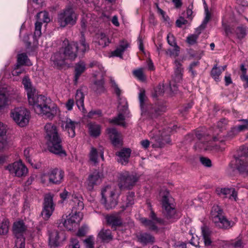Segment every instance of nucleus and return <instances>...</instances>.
<instances>
[{
	"mask_svg": "<svg viewBox=\"0 0 248 248\" xmlns=\"http://www.w3.org/2000/svg\"><path fill=\"white\" fill-rule=\"evenodd\" d=\"M29 104L32 107L36 113L45 115L52 119L57 113L58 108L51 102L49 98L38 94L36 91L28 96Z\"/></svg>",
	"mask_w": 248,
	"mask_h": 248,
	"instance_id": "f257e3e1",
	"label": "nucleus"
},
{
	"mask_svg": "<svg viewBox=\"0 0 248 248\" xmlns=\"http://www.w3.org/2000/svg\"><path fill=\"white\" fill-rule=\"evenodd\" d=\"M141 114L148 118L155 119L166 111V106L163 102L158 101L154 104H148L144 90H140L139 94Z\"/></svg>",
	"mask_w": 248,
	"mask_h": 248,
	"instance_id": "f03ea898",
	"label": "nucleus"
},
{
	"mask_svg": "<svg viewBox=\"0 0 248 248\" xmlns=\"http://www.w3.org/2000/svg\"><path fill=\"white\" fill-rule=\"evenodd\" d=\"M45 129L46 139L49 151L60 156H65L66 153L62 145V139L56 126L51 123H48L46 124Z\"/></svg>",
	"mask_w": 248,
	"mask_h": 248,
	"instance_id": "7ed1b4c3",
	"label": "nucleus"
},
{
	"mask_svg": "<svg viewBox=\"0 0 248 248\" xmlns=\"http://www.w3.org/2000/svg\"><path fill=\"white\" fill-rule=\"evenodd\" d=\"M211 217L215 225L220 229H229L234 225V222L228 220L224 215L222 208L214 205L211 211Z\"/></svg>",
	"mask_w": 248,
	"mask_h": 248,
	"instance_id": "20e7f679",
	"label": "nucleus"
},
{
	"mask_svg": "<svg viewBox=\"0 0 248 248\" xmlns=\"http://www.w3.org/2000/svg\"><path fill=\"white\" fill-rule=\"evenodd\" d=\"M78 17V16L74 9L71 7H68L58 13L57 22L62 28L67 26H73L76 24Z\"/></svg>",
	"mask_w": 248,
	"mask_h": 248,
	"instance_id": "39448f33",
	"label": "nucleus"
},
{
	"mask_svg": "<svg viewBox=\"0 0 248 248\" xmlns=\"http://www.w3.org/2000/svg\"><path fill=\"white\" fill-rule=\"evenodd\" d=\"M89 66L93 68L94 77L96 79L98 78V79H96L94 81V90L96 93H101L104 91V81L103 78L105 75L106 72L104 70V67L101 64L95 61L91 62Z\"/></svg>",
	"mask_w": 248,
	"mask_h": 248,
	"instance_id": "423d86ee",
	"label": "nucleus"
},
{
	"mask_svg": "<svg viewBox=\"0 0 248 248\" xmlns=\"http://www.w3.org/2000/svg\"><path fill=\"white\" fill-rule=\"evenodd\" d=\"M172 129L168 127L167 129H163L161 132V130L154 129L149 133V136L152 140H154L156 143L153 146L155 147L162 148L166 143L170 142L169 138L170 133Z\"/></svg>",
	"mask_w": 248,
	"mask_h": 248,
	"instance_id": "0eeeda50",
	"label": "nucleus"
},
{
	"mask_svg": "<svg viewBox=\"0 0 248 248\" xmlns=\"http://www.w3.org/2000/svg\"><path fill=\"white\" fill-rule=\"evenodd\" d=\"M11 116L18 125L24 127L29 122L30 112L25 107H17L11 110Z\"/></svg>",
	"mask_w": 248,
	"mask_h": 248,
	"instance_id": "6e6552de",
	"label": "nucleus"
},
{
	"mask_svg": "<svg viewBox=\"0 0 248 248\" xmlns=\"http://www.w3.org/2000/svg\"><path fill=\"white\" fill-rule=\"evenodd\" d=\"M240 152L235 158L236 168L240 173L248 176V147H241Z\"/></svg>",
	"mask_w": 248,
	"mask_h": 248,
	"instance_id": "1a4fd4ad",
	"label": "nucleus"
},
{
	"mask_svg": "<svg viewBox=\"0 0 248 248\" xmlns=\"http://www.w3.org/2000/svg\"><path fill=\"white\" fill-rule=\"evenodd\" d=\"M64 171L58 168L51 169L41 176V182L45 184L48 181L49 184H60L63 179Z\"/></svg>",
	"mask_w": 248,
	"mask_h": 248,
	"instance_id": "9d476101",
	"label": "nucleus"
},
{
	"mask_svg": "<svg viewBox=\"0 0 248 248\" xmlns=\"http://www.w3.org/2000/svg\"><path fill=\"white\" fill-rule=\"evenodd\" d=\"M119 114L116 117L109 120V122L122 126H125V116L128 111L127 102L125 99H120L118 106Z\"/></svg>",
	"mask_w": 248,
	"mask_h": 248,
	"instance_id": "9b49d317",
	"label": "nucleus"
},
{
	"mask_svg": "<svg viewBox=\"0 0 248 248\" xmlns=\"http://www.w3.org/2000/svg\"><path fill=\"white\" fill-rule=\"evenodd\" d=\"M141 223L150 231L157 232L158 230L157 225L163 223V220L158 217L153 210H151L149 218L142 217L140 219Z\"/></svg>",
	"mask_w": 248,
	"mask_h": 248,
	"instance_id": "f8f14e48",
	"label": "nucleus"
},
{
	"mask_svg": "<svg viewBox=\"0 0 248 248\" xmlns=\"http://www.w3.org/2000/svg\"><path fill=\"white\" fill-rule=\"evenodd\" d=\"M119 187L121 190L130 189L135 185L138 178L135 174L124 172L120 174Z\"/></svg>",
	"mask_w": 248,
	"mask_h": 248,
	"instance_id": "ddd939ff",
	"label": "nucleus"
},
{
	"mask_svg": "<svg viewBox=\"0 0 248 248\" xmlns=\"http://www.w3.org/2000/svg\"><path fill=\"white\" fill-rule=\"evenodd\" d=\"M37 21L35 24V31L33 34L34 44H38V38L41 35V28L42 22L48 23L50 21L48 13L46 11H42L36 15Z\"/></svg>",
	"mask_w": 248,
	"mask_h": 248,
	"instance_id": "4468645a",
	"label": "nucleus"
},
{
	"mask_svg": "<svg viewBox=\"0 0 248 248\" xmlns=\"http://www.w3.org/2000/svg\"><path fill=\"white\" fill-rule=\"evenodd\" d=\"M102 202L105 205L107 209L114 207L117 202L115 198V192L112 191L110 187L107 186L101 191Z\"/></svg>",
	"mask_w": 248,
	"mask_h": 248,
	"instance_id": "2eb2a0df",
	"label": "nucleus"
},
{
	"mask_svg": "<svg viewBox=\"0 0 248 248\" xmlns=\"http://www.w3.org/2000/svg\"><path fill=\"white\" fill-rule=\"evenodd\" d=\"M55 205L53 201V197L50 194H46L44 197L43 210L41 215L44 219H48L52 215L55 209Z\"/></svg>",
	"mask_w": 248,
	"mask_h": 248,
	"instance_id": "dca6fc26",
	"label": "nucleus"
},
{
	"mask_svg": "<svg viewBox=\"0 0 248 248\" xmlns=\"http://www.w3.org/2000/svg\"><path fill=\"white\" fill-rule=\"evenodd\" d=\"M76 46L74 45V42H69L68 39H65L61 47L67 60L73 61L77 57L78 54L76 50Z\"/></svg>",
	"mask_w": 248,
	"mask_h": 248,
	"instance_id": "f3484780",
	"label": "nucleus"
},
{
	"mask_svg": "<svg viewBox=\"0 0 248 248\" xmlns=\"http://www.w3.org/2000/svg\"><path fill=\"white\" fill-rule=\"evenodd\" d=\"M103 175L97 170L90 173L85 182V186L88 191H92L94 187L100 184L102 181Z\"/></svg>",
	"mask_w": 248,
	"mask_h": 248,
	"instance_id": "a211bd4d",
	"label": "nucleus"
},
{
	"mask_svg": "<svg viewBox=\"0 0 248 248\" xmlns=\"http://www.w3.org/2000/svg\"><path fill=\"white\" fill-rule=\"evenodd\" d=\"M169 193H167L164 195L162 198V207L164 209V214L168 219L176 218V211L173 205L170 203L169 198Z\"/></svg>",
	"mask_w": 248,
	"mask_h": 248,
	"instance_id": "6ab92c4d",
	"label": "nucleus"
},
{
	"mask_svg": "<svg viewBox=\"0 0 248 248\" xmlns=\"http://www.w3.org/2000/svg\"><path fill=\"white\" fill-rule=\"evenodd\" d=\"M7 169L10 173L19 177L25 176L28 172L27 168L20 161L15 162L12 164L9 165L7 167Z\"/></svg>",
	"mask_w": 248,
	"mask_h": 248,
	"instance_id": "aec40b11",
	"label": "nucleus"
},
{
	"mask_svg": "<svg viewBox=\"0 0 248 248\" xmlns=\"http://www.w3.org/2000/svg\"><path fill=\"white\" fill-rule=\"evenodd\" d=\"M225 31L227 35L231 33L234 34L239 40H242L247 35V28L243 25H240L236 27L226 26L225 28Z\"/></svg>",
	"mask_w": 248,
	"mask_h": 248,
	"instance_id": "412c9836",
	"label": "nucleus"
},
{
	"mask_svg": "<svg viewBox=\"0 0 248 248\" xmlns=\"http://www.w3.org/2000/svg\"><path fill=\"white\" fill-rule=\"evenodd\" d=\"M175 65L176 66L175 70V74L173 77V80L170 83V89L171 92L175 93L177 89V86L175 84L176 82L179 83L182 79L183 69L181 68V64L177 61H175Z\"/></svg>",
	"mask_w": 248,
	"mask_h": 248,
	"instance_id": "4be33fe9",
	"label": "nucleus"
},
{
	"mask_svg": "<svg viewBox=\"0 0 248 248\" xmlns=\"http://www.w3.org/2000/svg\"><path fill=\"white\" fill-rule=\"evenodd\" d=\"M79 126V123L67 118L62 122V126L63 129L66 131L69 137L74 138L76 135L75 129Z\"/></svg>",
	"mask_w": 248,
	"mask_h": 248,
	"instance_id": "5701e85b",
	"label": "nucleus"
},
{
	"mask_svg": "<svg viewBox=\"0 0 248 248\" xmlns=\"http://www.w3.org/2000/svg\"><path fill=\"white\" fill-rule=\"evenodd\" d=\"M63 49L61 48L59 51L54 53L50 58L54 66L60 67L65 64L66 60H67Z\"/></svg>",
	"mask_w": 248,
	"mask_h": 248,
	"instance_id": "b1692460",
	"label": "nucleus"
},
{
	"mask_svg": "<svg viewBox=\"0 0 248 248\" xmlns=\"http://www.w3.org/2000/svg\"><path fill=\"white\" fill-rule=\"evenodd\" d=\"M107 134L108 135L111 143L114 146L122 145L121 133L118 132L115 128H108L107 129Z\"/></svg>",
	"mask_w": 248,
	"mask_h": 248,
	"instance_id": "393cba45",
	"label": "nucleus"
},
{
	"mask_svg": "<svg viewBox=\"0 0 248 248\" xmlns=\"http://www.w3.org/2000/svg\"><path fill=\"white\" fill-rule=\"evenodd\" d=\"M27 230V227L22 220L16 221L13 225V232L17 240L25 239L23 234Z\"/></svg>",
	"mask_w": 248,
	"mask_h": 248,
	"instance_id": "a878e982",
	"label": "nucleus"
},
{
	"mask_svg": "<svg viewBox=\"0 0 248 248\" xmlns=\"http://www.w3.org/2000/svg\"><path fill=\"white\" fill-rule=\"evenodd\" d=\"M216 192L217 195L225 198H232L235 201L237 200V193L233 188H217Z\"/></svg>",
	"mask_w": 248,
	"mask_h": 248,
	"instance_id": "bb28decb",
	"label": "nucleus"
},
{
	"mask_svg": "<svg viewBox=\"0 0 248 248\" xmlns=\"http://www.w3.org/2000/svg\"><path fill=\"white\" fill-rule=\"evenodd\" d=\"M131 151L129 148H123L117 152L116 155L118 156L117 161L123 165H126L129 162Z\"/></svg>",
	"mask_w": 248,
	"mask_h": 248,
	"instance_id": "cd10ccee",
	"label": "nucleus"
},
{
	"mask_svg": "<svg viewBox=\"0 0 248 248\" xmlns=\"http://www.w3.org/2000/svg\"><path fill=\"white\" fill-rule=\"evenodd\" d=\"M239 121L242 122L243 124L239 125L237 126L232 127L229 132V135L230 136H234L239 132L243 131L246 129H248V120L240 119Z\"/></svg>",
	"mask_w": 248,
	"mask_h": 248,
	"instance_id": "c85d7f7f",
	"label": "nucleus"
},
{
	"mask_svg": "<svg viewBox=\"0 0 248 248\" xmlns=\"http://www.w3.org/2000/svg\"><path fill=\"white\" fill-rule=\"evenodd\" d=\"M74 45L76 46V50L77 53L81 54L83 55L85 52L89 50V46L88 43L86 42L85 39L83 35L79 43L74 42Z\"/></svg>",
	"mask_w": 248,
	"mask_h": 248,
	"instance_id": "c756f323",
	"label": "nucleus"
},
{
	"mask_svg": "<svg viewBox=\"0 0 248 248\" xmlns=\"http://www.w3.org/2000/svg\"><path fill=\"white\" fill-rule=\"evenodd\" d=\"M128 46L129 44L127 42L124 41H121L119 46L116 48V49L111 52L110 57L122 58L123 53Z\"/></svg>",
	"mask_w": 248,
	"mask_h": 248,
	"instance_id": "7c9ffc66",
	"label": "nucleus"
},
{
	"mask_svg": "<svg viewBox=\"0 0 248 248\" xmlns=\"http://www.w3.org/2000/svg\"><path fill=\"white\" fill-rule=\"evenodd\" d=\"M86 65L84 62L80 61L77 63L75 67L74 82L76 84L81 75L86 69Z\"/></svg>",
	"mask_w": 248,
	"mask_h": 248,
	"instance_id": "2f4dec72",
	"label": "nucleus"
},
{
	"mask_svg": "<svg viewBox=\"0 0 248 248\" xmlns=\"http://www.w3.org/2000/svg\"><path fill=\"white\" fill-rule=\"evenodd\" d=\"M201 229L204 245L207 248H209L212 244V240L211 239V231L206 226H203Z\"/></svg>",
	"mask_w": 248,
	"mask_h": 248,
	"instance_id": "473e14b6",
	"label": "nucleus"
},
{
	"mask_svg": "<svg viewBox=\"0 0 248 248\" xmlns=\"http://www.w3.org/2000/svg\"><path fill=\"white\" fill-rule=\"evenodd\" d=\"M99 155L101 158L104 159V151L102 148H99L97 150L94 147H92L90 153V160L94 163L98 162V158Z\"/></svg>",
	"mask_w": 248,
	"mask_h": 248,
	"instance_id": "72a5a7b5",
	"label": "nucleus"
},
{
	"mask_svg": "<svg viewBox=\"0 0 248 248\" xmlns=\"http://www.w3.org/2000/svg\"><path fill=\"white\" fill-rule=\"evenodd\" d=\"M138 241L144 244H153L155 242V238L150 233L147 232L140 233L137 236Z\"/></svg>",
	"mask_w": 248,
	"mask_h": 248,
	"instance_id": "f704fd0d",
	"label": "nucleus"
},
{
	"mask_svg": "<svg viewBox=\"0 0 248 248\" xmlns=\"http://www.w3.org/2000/svg\"><path fill=\"white\" fill-rule=\"evenodd\" d=\"M106 220L107 223L114 229L122 224V220L118 216L114 215L108 216L106 217Z\"/></svg>",
	"mask_w": 248,
	"mask_h": 248,
	"instance_id": "c9c22d12",
	"label": "nucleus"
},
{
	"mask_svg": "<svg viewBox=\"0 0 248 248\" xmlns=\"http://www.w3.org/2000/svg\"><path fill=\"white\" fill-rule=\"evenodd\" d=\"M60 233L58 231L54 230L49 233V244L51 247L56 248L59 245Z\"/></svg>",
	"mask_w": 248,
	"mask_h": 248,
	"instance_id": "e433bc0d",
	"label": "nucleus"
},
{
	"mask_svg": "<svg viewBox=\"0 0 248 248\" xmlns=\"http://www.w3.org/2000/svg\"><path fill=\"white\" fill-rule=\"evenodd\" d=\"M97 239H100L102 242H108L112 239L111 232L109 229H102L97 235Z\"/></svg>",
	"mask_w": 248,
	"mask_h": 248,
	"instance_id": "4c0bfd02",
	"label": "nucleus"
},
{
	"mask_svg": "<svg viewBox=\"0 0 248 248\" xmlns=\"http://www.w3.org/2000/svg\"><path fill=\"white\" fill-rule=\"evenodd\" d=\"M88 127L90 134L91 136L96 137L100 134L101 127L100 126L95 123H89L88 124Z\"/></svg>",
	"mask_w": 248,
	"mask_h": 248,
	"instance_id": "58836bf2",
	"label": "nucleus"
},
{
	"mask_svg": "<svg viewBox=\"0 0 248 248\" xmlns=\"http://www.w3.org/2000/svg\"><path fill=\"white\" fill-rule=\"evenodd\" d=\"M96 38L98 39V45L103 47L108 46L111 42L106 35L102 32L96 34Z\"/></svg>",
	"mask_w": 248,
	"mask_h": 248,
	"instance_id": "ea45409f",
	"label": "nucleus"
},
{
	"mask_svg": "<svg viewBox=\"0 0 248 248\" xmlns=\"http://www.w3.org/2000/svg\"><path fill=\"white\" fill-rule=\"evenodd\" d=\"M73 218H67L66 219H62L58 222V224L59 227H62L63 226L65 228L68 230H71L72 229L73 224L75 223V220L72 219Z\"/></svg>",
	"mask_w": 248,
	"mask_h": 248,
	"instance_id": "a19ab883",
	"label": "nucleus"
},
{
	"mask_svg": "<svg viewBox=\"0 0 248 248\" xmlns=\"http://www.w3.org/2000/svg\"><path fill=\"white\" fill-rule=\"evenodd\" d=\"M84 94L80 90H77L75 95V100L76 105L78 108L81 109H84Z\"/></svg>",
	"mask_w": 248,
	"mask_h": 248,
	"instance_id": "79ce46f5",
	"label": "nucleus"
},
{
	"mask_svg": "<svg viewBox=\"0 0 248 248\" xmlns=\"http://www.w3.org/2000/svg\"><path fill=\"white\" fill-rule=\"evenodd\" d=\"M6 90L0 88V112L8 105V98L6 95Z\"/></svg>",
	"mask_w": 248,
	"mask_h": 248,
	"instance_id": "37998d69",
	"label": "nucleus"
},
{
	"mask_svg": "<svg viewBox=\"0 0 248 248\" xmlns=\"http://www.w3.org/2000/svg\"><path fill=\"white\" fill-rule=\"evenodd\" d=\"M201 32L202 31H198V28H197L195 33L190 34L187 37V43L190 46L197 45L198 39Z\"/></svg>",
	"mask_w": 248,
	"mask_h": 248,
	"instance_id": "c03bdc74",
	"label": "nucleus"
},
{
	"mask_svg": "<svg viewBox=\"0 0 248 248\" xmlns=\"http://www.w3.org/2000/svg\"><path fill=\"white\" fill-rule=\"evenodd\" d=\"M22 83L27 92V96L29 95L35 93L36 91L34 88H32L30 80L27 78L23 79Z\"/></svg>",
	"mask_w": 248,
	"mask_h": 248,
	"instance_id": "a18cd8bd",
	"label": "nucleus"
},
{
	"mask_svg": "<svg viewBox=\"0 0 248 248\" xmlns=\"http://www.w3.org/2000/svg\"><path fill=\"white\" fill-rule=\"evenodd\" d=\"M17 62L18 65H23L24 64L30 65L31 62H30L27 54L25 53H21L17 56Z\"/></svg>",
	"mask_w": 248,
	"mask_h": 248,
	"instance_id": "49530a36",
	"label": "nucleus"
},
{
	"mask_svg": "<svg viewBox=\"0 0 248 248\" xmlns=\"http://www.w3.org/2000/svg\"><path fill=\"white\" fill-rule=\"evenodd\" d=\"M222 72V70L217 67V64L214 66L211 71V77L217 81L219 80V76Z\"/></svg>",
	"mask_w": 248,
	"mask_h": 248,
	"instance_id": "de8ad7c7",
	"label": "nucleus"
},
{
	"mask_svg": "<svg viewBox=\"0 0 248 248\" xmlns=\"http://www.w3.org/2000/svg\"><path fill=\"white\" fill-rule=\"evenodd\" d=\"M164 93V86L161 85H158L155 89L154 93L153 94L154 98H156L162 95Z\"/></svg>",
	"mask_w": 248,
	"mask_h": 248,
	"instance_id": "09e8293b",
	"label": "nucleus"
},
{
	"mask_svg": "<svg viewBox=\"0 0 248 248\" xmlns=\"http://www.w3.org/2000/svg\"><path fill=\"white\" fill-rule=\"evenodd\" d=\"M210 19V14L208 11H206L205 16L203 19L202 23L199 27L197 28L198 31L201 30L202 31V30H203L206 28V25L207 23L209 22Z\"/></svg>",
	"mask_w": 248,
	"mask_h": 248,
	"instance_id": "8fccbe9b",
	"label": "nucleus"
},
{
	"mask_svg": "<svg viewBox=\"0 0 248 248\" xmlns=\"http://www.w3.org/2000/svg\"><path fill=\"white\" fill-rule=\"evenodd\" d=\"M193 6L192 4L189 5L187 8V24H188V21L190 22H191L193 17L195 16L194 11H193Z\"/></svg>",
	"mask_w": 248,
	"mask_h": 248,
	"instance_id": "3c124183",
	"label": "nucleus"
},
{
	"mask_svg": "<svg viewBox=\"0 0 248 248\" xmlns=\"http://www.w3.org/2000/svg\"><path fill=\"white\" fill-rule=\"evenodd\" d=\"M72 200L75 203V205L77 206V210L79 211L82 210L84 208V204L83 202L79 199V198L76 196L72 195Z\"/></svg>",
	"mask_w": 248,
	"mask_h": 248,
	"instance_id": "603ef678",
	"label": "nucleus"
},
{
	"mask_svg": "<svg viewBox=\"0 0 248 248\" xmlns=\"http://www.w3.org/2000/svg\"><path fill=\"white\" fill-rule=\"evenodd\" d=\"M189 238H190L189 243L191 245L196 246L198 242V238L196 235L194 236V233L192 232V230L189 231L188 235L187 234V240Z\"/></svg>",
	"mask_w": 248,
	"mask_h": 248,
	"instance_id": "864d4df0",
	"label": "nucleus"
},
{
	"mask_svg": "<svg viewBox=\"0 0 248 248\" xmlns=\"http://www.w3.org/2000/svg\"><path fill=\"white\" fill-rule=\"evenodd\" d=\"M9 222L7 221L2 222L0 225V235H5L8 232Z\"/></svg>",
	"mask_w": 248,
	"mask_h": 248,
	"instance_id": "5fc2aeb1",
	"label": "nucleus"
},
{
	"mask_svg": "<svg viewBox=\"0 0 248 248\" xmlns=\"http://www.w3.org/2000/svg\"><path fill=\"white\" fill-rule=\"evenodd\" d=\"M110 83L111 84V87L113 88L114 92L117 96L118 100L122 99L120 97V94L121 91L118 87L117 84L115 82V80L112 78L110 79Z\"/></svg>",
	"mask_w": 248,
	"mask_h": 248,
	"instance_id": "6e6d98bb",
	"label": "nucleus"
},
{
	"mask_svg": "<svg viewBox=\"0 0 248 248\" xmlns=\"http://www.w3.org/2000/svg\"><path fill=\"white\" fill-rule=\"evenodd\" d=\"M133 74L136 78L142 81L145 80V77L143 74L142 69L134 70L133 71Z\"/></svg>",
	"mask_w": 248,
	"mask_h": 248,
	"instance_id": "4d7b16f0",
	"label": "nucleus"
},
{
	"mask_svg": "<svg viewBox=\"0 0 248 248\" xmlns=\"http://www.w3.org/2000/svg\"><path fill=\"white\" fill-rule=\"evenodd\" d=\"M228 124V121L225 119H221L217 123V126L221 131L225 129Z\"/></svg>",
	"mask_w": 248,
	"mask_h": 248,
	"instance_id": "13d9d810",
	"label": "nucleus"
},
{
	"mask_svg": "<svg viewBox=\"0 0 248 248\" xmlns=\"http://www.w3.org/2000/svg\"><path fill=\"white\" fill-rule=\"evenodd\" d=\"M199 64L198 60L192 62L189 66V72L191 73L192 77H194L196 74V72L194 70L195 67H197Z\"/></svg>",
	"mask_w": 248,
	"mask_h": 248,
	"instance_id": "bf43d9fd",
	"label": "nucleus"
},
{
	"mask_svg": "<svg viewBox=\"0 0 248 248\" xmlns=\"http://www.w3.org/2000/svg\"><path fill=\"white\" fill-rule=\"evenodd\" d=\"M86 248H94L93 237L90 236L84 240Z\"/></svg>",
	"mask_w": 248,
	"mask_h": 248,
	"instance_id": "052dcab7",
	"label": "nucleus"
},
{
	"mask_svg": "<svg viewBox=\"0 0 248 248\" xmlns=\"http://www.w3.org/2000/svg\"><path fill=\"white\" fill-rule=\"evenodd\" d=\"M134 192L129 193L126 198V207H128L134 204Z\"/></svg>",
	"mask_w": 248,
	"mask_h": 248,
	"instance_id": "680f3d73",
	"label": "nucleus"
},
{
	"mask_svg": "<svg viewBox=\"0 0 248 248\" xmlns=\"http://www.w3.org/2000/svg\"><path fill=\"white\" fill-rule=\"evenodd\" d=\"M21 66L22 65H18V64H16V67L12 72L13 76H19L23 72L24 69L21 67Z\"/></svg>",
	"mask_w": 248,
	"mask_h": 248,
	"instance_id": "e2e57ef3",
	"label": "nucleus"
},
{
	"mask_svg": "<svg viewBox=\"0 0 248 248\" xmlns=\"http://www.w3.org/2000/svg\"><path fill=\"white\" fill-rule=\"evenodd\" d=\"M80 245L79 241L76 237L72 238L71 239L70 244L69 246V248H79Z\"/></svg>",
	"mask_w": 248,
	"mask_h": 248,
	"instance_id": "0e129e2a",
	"label": "nucleus"
},
{
	"mask_svg": "<svg viewBox=\"0 0 248 248\" xmlns=\"http://www.w3.org/2000/svg\"><path fill=\"white\" fill-rule=\"evenodd\" d=\"M176 26L178 28H182L183 25L186 24V19L184 16H180L178 19L176 20Z\"/></svg>",
	"mask_w": 248,
	"mask_h": 248,
	"instance_id": "69168bd1",
	"label": "nucleus"
},
{
	"mask_svg": "<svg viewBox=\"0 0 248 248\" xmlns=\"http://www.w3.org/2000/svg\"><path fill=\"white\" fill-rule=\"evenodd\" d=\"M200 160L201 163L205 167H210L212 166L211 161L208 158L201 157Z\"/></svg>",
	"mask_w": 248,
	"mask_h": 248,
	"instance_id": "338daca9",
	"label": "nucleus"
},
{
	"mask_svg": "<svg viewBox=\"0 0 248 248\" xmlns=\"http://www.w3.org/2000/svg\"><path fill=\"white\" fill-rule=\"evenodd\" d=\"M81 217L82 214L80 213V212L79 211L78 212L76 211L75 214L69 217V218H73L72 219L75 220V223H78L80 221Z\"/></svg>",
	"mask_w": 248,
	"mask_h": 248,
	"instance_id": "774afa93",
	"label": "nucleus"
}]
</instances>
